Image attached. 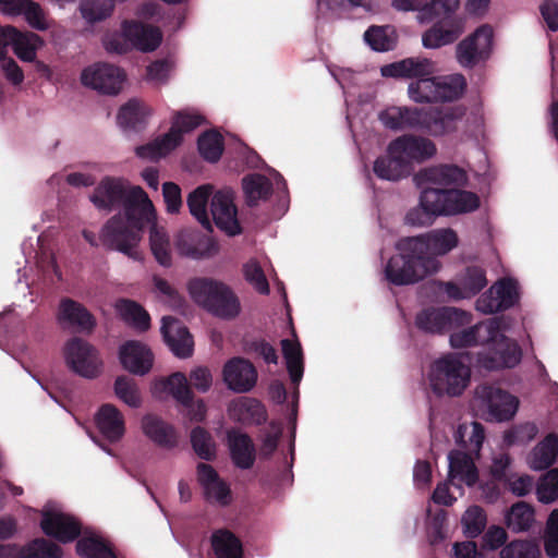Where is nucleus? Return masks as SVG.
Instances as JSON below:
<instances>
[{"instance_id":"obj_37","label":"nucleus","mask_w":558,"mask_h":558,"mask_svg":"<svg viewBox=\"0 0 558 558\" xmlns=\"http://www.w3.org/2000/svg\"><path fill=\"white\" fill-rule=\"evenodd\" d=\"M147 116L148 112L144 104L137 99H131L120 108L117 122L125 132H137L144 129Z\"/></svg>"},{"instance_id":"obj_10","label":"nucleus","mask_w":558,"mask_h":558,"mask_svg":"<svg viewBox=\"0 0 558 558\" xmlns=\"http://www.w3.org/2000/svg\"><path fill=\"white\" fill-rule=\"evenodd\" d=\"M470 323V314L456 307H429L417 313L415 326L426 333H444Z\"/></svg>"},{"instance_id":"obj_9","label":"nucleus","mask_w":558,"mask_h":558,"mask_svg":"<svg viewBox=\"0 0 558 558\" xmlns=\"http://www.w3.org/2000/svg\"><path fill=\"white\" fill-rule=\"evenodd\" d=\"M493 28L489 25H482L461 40L456 47L459 64L466 69H473L488 60L493 49Z\"/></svg>"},{"instance_id":"obj_21","label":"nucleus","mask_w":558,"mask_h":558,"mask_svg":"<svg viewBox=\"0 0 558 558\" xmlns=\"http://www.w3.org/2000/svg\"><path fill=\"white\" fill-rule=\"evenodd\" d=\"M478 481V470L473 458L463 451L448 453V482L456 488L473 487Z\"/></svg>"},{"instance_id":"obj_19","label":"nucleus","mask_w":558,"mask_h":558,"mask_svg":"<svg viewBox=\"0 0 558 558\" xmlns=\"http://www.w3.org/2000/svg\"><path fill=\"white\" fill-rule=\"evenodd\" d=\"M160 331L166 344L177 357L187 359L193 354V337L179 319L171 316L162 317Z\"/></svg>"},{"instance_id":"obj_29","label":"nucleus","mask_w":558,"mask_h":558,"mask_svg":"<svg viewBox=\"0 0 558 558\" xmlns=\"http://www.w3.org/2000/svg\"><path fill=\"white\" fill-rule=\"evenodd\" d=\"M227 441L234 465L242 470L251 469L255 461V447L250 436L238 429H230L227 432Z\"/></svg>"},{"instance_id":"obj_20","label":"nucleus","mask_w":558,"mask_h":558,"mask_svg":"<svg viewBox=\"0 0 558 558\" xmlns=\"http://www.w3.org/2000/svg\"><path fill=\"white\" fill-rule=\"evenodd\" d=\"M460 0H432L420 7L416 0H393L391 5L402 12L417 11L416 20L421 24L429 23L440 15L456 13Z\"/></svg>"},{"instance_id":"obj_23","label":"nucleus","mask_w":558,"mask_h":558,"mask_svg":"<svg viewBox=\"0 0 558 558\" xmlns=\"http://www.w3.org/2000/svg\"><path fill=\"white\" fill-rule=\"evenodd\" d=\"M435 63L427 58L411 57L380 68L384 77L420 80L423 76H430L435 73Z\"/></svg>"},{"instance_id":"obj_15","label":"nucleus","mask_w":558,"mask_h":558,"mask_svg":"<svg viewBox=\"0 0 558 558\" xmlns=\"http://www.w3.org/2000/svg\"><path fill=\"white\" fill-rule=\"evenodd\" d=\"M40 527L47 536L63 544L75 541L82 531L81 523L74 517L54 510L43 511Z\"/></svg>"},{"instance_id":"obj_45","label":"nucleus","mask_w":558,"mask_h":558,"mask_svg":"<svg viewBox=\"0 0 558 558\" xmlns=\"http://www.w3.org/2000/svg\"><path fill=\"white\" fill-rule=\"evenodd\" d=\"M421 206H424L433 216H449V190L421 187Z\"/></svg>"},{"instance_id":"obj_14","label":"nucleus","mask_w":558,"mask_h":558,"mask_svg":"<svg viewBox=\"0 0 558 558\" xmlns=\"http://www.w3.org/2000/svg\"><path fill=\"white\" fill-rule=\"evenodd\" d=\"M463 116L464 110L460 107L422 108L418 132L434 137L444 136L457 131L458 122L462 120Z\"/></svg>"},{"instance_id":"obj_63","label":"nucleus","mask_w":558,"mask_h":558,"mask_svg":"<svg viewBox=\"0 0 558 558\" xmlns=\"http://www.w3.org/2000/svg\"><path fill=\"white\" fill-rule=\"evenodd\" d=\"M204 119L197 113L178 112L170 130H178L180 134L190 132L203 123Z\"/></svg>"},{"instance_id":"obj_31","label":"nucleus","mask_w":558,"mask_h":558,"mask_svg":"<svg viewBox=\"0 0 558 558\" xmlns=\"http://www.w3.org/2000/svg\"><path fill=\"white\" fill-rule=\"evenodd\" d=\"M373 170L379 179L387 181H399L411 172V168L402 155L391 149V143L388 145L387 155L375 160Z\"/></svg>"},{"instance_id":"obj_34","label":"nucleus","mask_w":558,"mask_h":558,"mask_svg":"<svg viewBox=\"0 0 558 558\" xmlns=\"http://www.w3.org/2000/svg\"><path fill=\"white\" fill-rule=\"evenodd\" d=\"M558 458V436L548 434L529 454V465L534 471L549 469Z\"/></svg>"},{"instance_id":"obj_43","label":"nucleus","mask_w":558,"mask_h":558,"mask_svg":"<svg viewBox=\"0 0 558 558\" xmlns=\"http://www.w3.org/2000/svg\"><path fill=\"white\" fill-rule=\"evenodd\" d=\"M75 548L81 558H118L110 544L95 535L80 538Z\"/></svg>"},{"instance_id":"obj_12","label":"nucleus","mask_w":558,"mask_h":558,"mask_svg":"<svg viewBox=\"0 0 558 558\" xmlns=\"http://www.w3.org/2000/svg\"><path fill=\"white\" fill-rule=\"evenodd\" d=\"M518 301V282L512 278H502L476 300L475 307L483 314H494L511 308Z\"/></svg>"},{"instance_id":"obj_38","label":"nucleus","mask_w":558,"mask_h":558,"mask_svg":"<svg viewBox=\"0 0 558 558\" xmlns=\"http://www.w3.org/2000/svg\"><path fill=\"white\" fill-rule=\"evenodd\" d=\"M213 197V187L201 185L191 192L186 203L191 215L206 229L211 231V222L207 211L209 199Z\"/></svg>"},{"instance_id":"obj_1","label":"nucleus","mask_w":558,"mask_h":558,"mask_svg":"<svg viewBox=\"0 0 558 558\" xmlns=\"http://www.w3.org/2000/svg\"><path fill=\"white\" fill-rule=\"evenodd\" d=\"M458 243V234L451 228L402 238L396 243L398 253L387 262L385 277L399 287L417 283L438 272L441 267L438 256L448 254Z\"/></svg>"},{"instance_id":"obj_18","label":"nucleus","mask_w":558,"mask_h":558,"mask_svg":"<svg viewBox=\"0 0 558 558\" xmlns=\"http://www.w3.org/2000/svg\"><path fill=\"white\" fill-rule=\"evenodd\" d=\"M56 318L61 327L82 332L89 333L96 327L94 315L82 303L71 298L60 300Z\"/></svg>"},{"instance_id":"obj_50","label":"nucleus","mask_w":558,"mask_h":558,"mask_svg":"<svg viewBox=\"0 0 558 558\" xmlns=\"http://www.w3.org/2000/svg\"><path fill=\"white\" fill-rule=\"evenodd\" d=\"M197 147L206 161L216 162L223 151V138L216 131H206L198 137Z\"/></svg>"},{"instance_id":"obj_44","label":"nucleus","mask_w":558,"mask_h":558,"mask_svg":"<svg viewBox=\"0 0 558 558\" xmlns=\"http://www.w3.org/2000/svg\"><path fill=\"white\" fill-rule=\"evenodd\" d=\"M466 87L462 74H451L436 77V102L453 101L458 99Z\"/></svg>"},{"instance_id":"obj_51","label":"nucleus","mask_w":558,"mask_h":558,"mask_svg":"<svg viewBox=\"0 0 558 558\" xmlns=\"http://www.w3.org/2000/svg\"><path fill=\"white\" fill-rule=\"evenodd\" d=\"M477 194L463 190H449V216L472 213L480 207Z\"/></svg>"},{"instance_id":"obj_30","label":"nucleus","mask_w":558,"mask_h":558,"mask_svg":"<svg viewBox=\"0 0 558 558\" xmlns=\"http://www.w3.org/2000/svg\"><path fill=\"white\" fill-rule=\"evenodd\" d=\"M95 422L100 434L110 442L119 441L124 435L123 415L112 404H102L96 413Z\"/></svg>"},{"instance_id":"obj_59","label":"nucleus","mask_w":558,"mask_h":558,"mask_svg":"<svg viewBox=\"0 0 558 558\" xmlns=\"http://www.w3.org/2000/svg\"><path fill=\"white\" fill-rule=\"evenodd\" d=\"M116 396L131 408H140L142 399L135 381L126 376H119L114 381Z\"/></svg>"},{"instance_id":"obj_49","label":"nucleus","mask_w":558,"mask_h":558,"mask_svg":"<svg viewBox=\"0 0 558 558\" xmlns=\"http://www.w3.org/2000/svg\"><path fill=\"white\" fill-rule=\"evenodd\" d=\"M409 98L416 104L436 102V77L423 76L408 86Z\"/></svg>"},{"instance_id":"obj_46","label":"nucleus","mask_w":558,"mask_h":558,"mask_svg":"<svg viewBox=\"0 0 558 558\" xmlns=\"http://www.w3.org/2000/svg\"><path fill=\"white\" fill-rule=\"evenodd\" d=\"M281 348L290 379L292 384L299 385L303 377L304 371L301 345L298 341L283 339L281 340Z\"/></svg>"},{"instance_id":"obj_28","label":"nucleus","mask_w":558,"mask_h":558,"mask_svg":"<svg viewBox=\"0 0 558 558\" xmlns=\"http://www.w3.org/2000/svg\"><path fill=\"white\" fill-rule=\"evenodd\" d=\"M0 11L11 16L24 15L34 29L46 31L49 27L40 5L32 0H0Z\"/></svg>"},{"instance_id":"obj_5","label":"nucleus","mask_w":558,"mask_h":558,"mask_svg":"<svg viewBox=\"0 0 558 558\" xmlns=\"http://www.w3.org/2000/svg\"><path fill=\"white\" fill-rule=\"evenodd\" d=\"M156 218L154 205L150 214L144 217L138 216V221H131L124 214H117L111 217L100 230L99 239L104 246L118 251L133 259L137 258L136 247L142 238V231Z\"/></svg>"},{"instance_id":"obj_6","label":"nucleus","mask_w":558,"mask_h":558,"mask_svg":"<svg viewBox=\"0 0 558 558\" xmlns=\"http://www.w3.org/2000/svg\"><path fill=\"white\" fill-rule=\"evenodd\" d=\"M471 378V369L461 356L449 353L436 360L429 373V383L437 396L458 397L463 393Z\"/></svg>"},{"instance_id":"obj_40","label":"nucleus","mask_w":558,"mask_h":558,"mask_svg":"<svg viewBox=\"0 0 558 558\" xmlns=\"http://www.w3.org/2000/svg\"><path fill=\"white\" fill-rule=\"evenodd\" d=\"M242 186L245 202L250 207L257 206L259 202L268 199L272 193V183L267 177L259 173L244 177Z\"/></svg>"},{"instance_id":"obj_55","label":"nucleus","mask_w":558,"mask_h":558,"mask_svg":"<svg viewBox=\"0 0 558 558\" xmlns=\"http://www.w3.org/2000/svg\"><path fill=\"white\" fill-rule=\"evenodd\" d=\"M459 282L463 284L466 295H476L487 286L486 272L478 266H470L459 275Z\"/></svg>"},{"instance_id":"obj_13","label":"nucleus","mask_w":558,"mask_h":558,"mask_svg":"<svg viewBox=\"0 0 558 558\" xmlns=\"http://www.w3.org/2000/svg\"><path fill=\"white\" fill-rule=\"evenodd\" d=\"M45 45L44 39L33 32H20L14 26L0 25V58L8 46L12 47L14 54L23 62H33L37 51Z\"/></svg>"},{"instance_id":"obj_48","label":"nucleus","mask_w":558,"mask_h":558,"mask_svg":"<svg viewBox=\"0 0 558 558\" xmlns=\"http://www.w3.org/2000/svg\"><path fill=\"white\" fill-rule=\"evenodd\" d=\"M534 522V510L524 502L513 505L506 515L508 529L512 532L527 531Z\"/></svg>"},{"instance_id":"obj_3","label":"nucleus","mask_w":558,"mask_h":558,"mask_svg":"<svg viewBox=\"0 0 558 558\" xmlns=\"http://www.w3.org/2000/svg\"><path fill=\"white\" fill-rule=\"evenodd\" d=\"M99 210L111 211L122 206L123 213L131 221H138V216L150 214L153 206L146 192L141 186H130L121 178L105 177L89 196Z\"/></svg>"},{"instance_id":"obj_56","label":"nucleus","mask_w":558,"mask_h":558,"mask_svg":"<svg viewBox=\"0 0 558 558\" xmlns=\"http://www.w3.org/2000/svg\"><path fill=\"white\" fill-rule=\"evenodd\" d=\"M113 3L110 0H82L80 11L88 23H96L110 16Z\"/></svg>"},{"instance_id":"obj_32","label":"nucleus","mask_w":558,"mask_h":558,"mask_svg":"<svg viewBox=\"0 0 558 558\" xmlns=\"http://www.w3.org/2000/svg\"><path fill=\"white\" fill-rule=\"evenodd\" d=\"M175 246L180 255L193 259L209 257L217 251L211 239L195 232L180 233Z\"/></svg>"},{"instance_id":"obj_53","label":"nucleus","mask_w":558,"mask_h":558,"mask_svg":"<svg viewBox=\"0 0 558 558\" xmlns=\"http://www.w3.org/2000/svg\"><path fill=\"white\" fill-rule=\"evenodd\" d=\"M162 386L181 405L192 404L193 392L184 374L174 373L170 375L162 383Z\"/></svg>"},{"instance_id":"obj_16","label":"nucleus","mask_w":558,"mask_h":558,"mask_svg":"<svg viewBox=\"0 0 558 558\" xmlns=\"http://www.w3.org/2000/svg\"><path fill=\"white\" fill-rule=\"evenodd\" d=\"M210 214L216 226L229 235L241 233L234 195L231 190L216 192L210 202Z\"/></svg>"},{"instance_id":"obj_7","label":"nucleus","mask_w":558,"mask_h":558,"mask_svg":"<svg viewBox=\"0 0 558 558\" xmlns=\"http://www.w3.org/2000/svg\"><path fill=\"white\" fill-rule=\"evenodd\" d=\"M474 402L486 421L506 422L518 411L519 400L494 385H480L474 391Z\"/></svg>"},{"instance_id":"obj_11","label":"nucleus","mask_w":558,"mask_h":558,"mask_svg":"<svg viewBox=\"0 0 558 558\" xmlns=\"http://www.w3.org/2000/svg\"><path fill=\"white\" fill-rule=\"evenodd\" d=\"M125 80L124 72L109 63H94L81 73V83L104 95H117L121 92Z\"/></svg>"},{"instance_id":"obj_4","label":"nucleus","mask_w":558,"mask_h":558,"mask_svg":"<svg viewBox=\"0 0 558 558\" xmlns=\"http://www.w3.org/2000/svg\"><path fill=\"white\" fill-rule=\"evenodd\" d=\"M193 301L211 315L233 319L241 311L239 298L226 283L210 278H195L189 282Z\"/></svg>"},{"instance_id":"obj_52","label":"nucleus","mask_w":558,"mask_h":558,"mask_svg":"<svg viewBox=\"0 0 558 558\" xmlns=\"http://www.w3.org/2000/svg\"><path fill=\"white\" fill-rule=\"evenodd\" d=\"M190 438L192 448L198 458L210 461L216 457L215 440L210 433L205 428L201 426L194 427L191 432Z\"/></svg>"},{"instance_id":"obj_57","label":"nucleus","mask_w":558,"mask_h":558,"mask_svg":"<svg viewBox=\"0 0 558 558\" xmlns=\"http://www.w3.org/2000/svg\"><path fill=\"white\" fill-rule=\"evenodd\" d=\"M486 521V513L481 507H470L462 517L464 535L469 538L477 537L483 533Z\"/></svg>"},{"instance_id":"obj_22","label":"nucleus","mask_w":558,"mask_h":558,"mask_svg":"<svg viewBox=\"0 0 558 558\" xmlns=\"http://www.w3.org/2000/svg\"><path fill=\"white\" fill-rule=\"evenodd\" d=\"M223 380L227 387L234 392H248L256 385L257 372L250 361L233 357L223 367Z\"/></svg>"},{"instance_id":"obj_42","label":"nucleus","mask_w":558,"mask_h":558,"mask_svg":"<svg viewBox=\"0 0 558 558\" xmlns=\"http://www.w3.org/2000/svg\"><path fill=\"white\" fill-rule=\"evenodd\" d=\"M121 318L138 331H146L150 326L149 314L136 302L121 299L116 303Z\"/></svg>"},{"instance_id":"obj_8","label":"nucleus","mask_w":558,"mask_h":558,"mask_svg":"<svg viewBox=\"0 0 558 558\" xmlns=\"http://www.w3.org/2000/svg\"><path fill=\"white\" fill-rule=\"evenodd\" d=\"M66 365L84 378H95L101 372L102 361L98 351L86 340L73 337L64 345Z\"/></svg>"},{"instance_id":"obj_62","label":"nucleus","mask_w":558,"mask_h":558,"mask_svg":"<svg viewBox=\"0 0 558 558\" xmlns=\"http://www.w3.org/2000/svg\"><path fill=\"white\" fill-rule=\"evenodd\" d=\"M162 195L169 214H178L182 206L181 189L173 182L162 184Z\"/></svg>"},{"instance_id":"obj_25","label":"nucleus","mask_w":558,"mask_h":558,"mask_svg":"<svg viewBox=\"0 0 558 558\" xmlns=\"http://www.w3.org/2000/svg\"><path fill=\"white\" fill-rule=\"evenodd\" d=\"M119 359L124 369L138 376L147 374L154 362L149 348L135 340L126 341L120 347Z\"/></svg>"},{"instance_id":"obj_54","label":"nucleus","mask_w":558,"mask_h":558,"mask_svg":"<svg viewBox=\"0 0 558 558\" xmlns=\"http://www.w3.org/2000/svg\"><path fill=\"white\" fill-rule=\"evenodd\" d=\"M499 558H541V549L534 541L515 539L502 547Z\"/></svg>"},{"instance_id":"obj_24","label":"nucleus","mask_w":558,"mask_h":558,"mask_svg":"<svg viewBox=\"0 0 558 558\" xmlns=\"http://www.w3.org/2000/svg\"><path fill=\"white\" fill-rule=\"evenodd\" d=\"M466 172L456 165H437L421 169L413 180L418 187L427 184L435 185H463L466 182Z\"/></svg>"},{"instance_id":"obj_64","label":"nucleus","mask_w":558,"mask_h":558,"mask_svg":"<svg viewBox=\"0 0 558 558\" xmlns=\"http://www.w3.org/2000/svg\"><path fill=\"white\" fill-rule=\"evenodd\" d=\"M539 12L547 27L551 32L558 31V0H544L539 5Z\"/></svg>"},{"instance_id":"obj_26","label":"nucleus","mask_w":558,"mask_h":558,"mask_svg":"<svg viewBox=\"0 0 558 558\" xmlns=\"http://www.w3.org/2000/svg\"><path fill=\"white\" fill-rule=\"evenodd\" d=\"M391 149L400 153L411 168L412 161L422 162L432 158L436 145L428 138L415 135H402L391 142Z\"/></svg>"},{"instance_id":"obj_2","label":"nucleus","mask_w":558,"mask_h":558,"mask_svg":"<svg viewBox=\"0 0 558 558\" xmlns=\"http://www.w3.org/2000/svg\"><path fill=\"white\" fill-rule=\"evenodd\" d=\"M508 328L509 320L506 317H493L452 332L449 342L454 349L487 344V351L477 354L480 367L487 371L512 368L521 362L522 350L515 341L505 336Z\"/></svg>"},{"instance_id":"obj_17","label":"nucleus","mask_w":558,"mask_h":558,"mask_svg":"<svg viewBox=\"0 0 558 558\" xmlns=\"http://www.w3.org/2000/svg\"><path fill=\"white\" fill-rule=\"evenodd\" d=\"M440 19L439 22L423 33L422 45L424 48L438 49L450 45L464 32L463 20L454 16V13H451L449 16L440 15Z\"/></svg>"},{"instance_id":"obj_47","label":"nucleus","mask_w":558,"mask_h":558,"mask_svg":"<svg viewBox=\"0 0 558 558\" xmlns=\"http://www.w3.org/2000/svg\"><path fill=\"white\" fill-rule=\"evenodd\" d=\"M61 555L59 545L46 538H35L19 551L16 558H61Z\"/></svg>"},{"instance_id":"obj_35","label":"nucleus","mask_w":558,"mask_h":558,"mask_svg":"<svg viewBox=\"0 0 558 558\" xmlns=\"http://www.w3.org/2000/svg\"><path fill=\"white\" fill-rule=\"evenodd\" d=\"M142 427L145 435L161 447L172 448L177 445V435L172 426L156 415L143 417Z\"/></svg>"},{"instance_id":"obj_36","label":"nucleus","mask_w":558,"mask_h":558,"mask_svg":"<svg viewBox=\"0 0 558 558\" xmlns=\"http://www.w3.org/2000/svg\"><path fill=\"white\" fill-rule=\"evenodd\" d=\"M181 143V134L178 130H169L168 133L156 138L151 143H148L136 148V155L140 158L148 160H158L166 156Z\"/></svg>"},{"instance_id":"obj_33","label":"nucleus","mask_w":558,"mask_h":558,"mask_svg":"<svg viewBox=\"0 0 558 558\" xmlns=\"http://www.w3.org/2000/svg\"><path fill=\"white\" fill-rule=\"evenodd\" d=\"M229 417L241 424H260L266 420L264 405L254 398L240 397L228 407Z\"/></svg>"},{"instance_id":"obj_61","label":"nucleus","mask_w":558,"mask_h":558,"mask_svg":"<svg viewBox=\"0 0 558 558\" xmlns=\"http://www.w3.org/2000/svg\"><path fill=\"white\" fill-rule=\"evenodd\" d=\"M447 511L439 509L427 525V533L432 544H439L446 538Z\"/></svg>"},{"instance_id":"obj_27","label":"nucleus","mask_w":558,"mask_h":558,"mask_svg":"<svg viewBox=\"0 0 558 558\" xmlns=\"http://www.w3.org/2000/svg\"><path fill=\"white\" fill-rule=\"evenodd\" d=\"M123 36L132 48L143 52L154 51L162 40L159 28L135 21L123 22Z\"/></svg>"},{"instance_id":"obj_58","label":"nucleus","mask_w":558,"mask_h":558,"mask_svg":"<svg viewBox=\"0 0 558 558\" xmlns=\"http://www.w3.org/2000/svg\"><path fill=\"white\" fill-rule=\"evenodd\" d=\"M389 26H371L364 33V39L375 51H389L395 48V39L391 37Z\"/></svg>"},{"instance_id":"obj_39","label":"nucleus","mask_w":558,"mask_h":558,"mask_svg":"<svg viewBox=\"0 0 558 558\" xmlns=\"http://www.w3.org/2000/svg\"><path fill=\"white\" fill-rule=\"evenodd\" d=\"M211 547L217 558H242L243 546L240 538L227 529H219L211 534Z\"/></svg>"},{"instance_id":"obj_60","label":"nucleus","mask_w":558,"mask_h":558,"mask_svg":"<svg viewBox=\"0 0 558 558\" xmlns=\"http://www.w3.org/2000/svg\"><path fill=\"white\" fill-rule=\"evenodd\" d=\"M244 279L260 294L269 293V283L260 265L251 259L243 265Z\"/></svg>"},{"instance_id":"obj_41","label":"nucleus","mask_w":558,"mask_h":558,"mask_svg":"<svg viewBox=\"0 0 558 558\" xmlns=\"http://www.w3.org/2000/svg\"><path fill=\"white\" fill-rule=\"evenodd\" d=\"M147 226H149V244L154 257L161 266L170 267L172 257L168 234L163 228L157 226L156 218Z\"/></svg>"}]
</instances>
